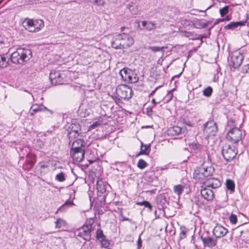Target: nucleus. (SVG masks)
<instances>
[{"label": "nucleus", "instance_id": "c03bdc74", "mask_svg": "<svg viewBox=\"0 0 249 249\" xmlns=\"http://www.w3.org/2000/svg\"><path fill=\"white\" fill-rule=\"evenodd\" d=\"M183 124L188 125L189 126L193 127L194 126V124L191 122L190 121H186V120L184 119L182 121Z\"/></svg>", "mask_w": 249, "mask_h": 249}, {"label": "nucleus", "instance_id": "c756f323", "mask_svg": "<svg viewBox=\"0 0 249 249\" xmlns=\"http://www.w3.org/2000/svg\"><path fill=\"white\" fill-rule=\"evenodd\" d=\"M138 80L139 77L137 76V74L132 71L130 77H128L127 82L131 83H135L138 81Z\"/></svg>", "mask_w": 249, "mask_h": 249}, {"label": "nucleus", "instance_id": "ddd939ff", "mask_svg": "<svg viewBox=\"0 0 249 249\" xmlns=\"http://www.w3.org/2000/svg\"><path fill=\"white\" fill-rule=\"evenodd\" d=\"M203 244L205 247L212 248L215 247L217 244V240L210 236H203L202 235L200 237Z\"/></svg>", "mask_w": 249, "mask_h": 249}, {"label": "nucleus", "instance_id": "8fccbe9b", "mask_svg": "<svg viewBox=\"0 0 249 249\" xmlns=\"http://www.w3.org/2000/svg\"><path fill=\"white\" fill-rule=\"evenodd\" d=\"M134 7L133 6H130L129 7V11L131 12L132 14L136 15L137 14V10H134Z\"/></svg>", "mask_w": 249, "mask_h": 249}, {"label": "nucleus", "instance_id": "58836bf2", "mask_svg": "<svg viewBox=\"0 0 249 249\" xmlns=\"http://www.w3.org/2000/svg\"><path fill=\"white\" fill-rule=\"evenodd\" d=\"M96 238L98 240H101V239L105 238L103 231L101 229H98L96 231Z\"/></svg>", "mask_w": 249, "mask_h": 249}, {"label": "nucleus", "instance_id": "b1692460", "mask_svg": "<svg viewBox=\"0 0 249 249\" xmlns=\"http://www.w3.org/2000/svg\"><path fill=\"white\" fill-rule=\"evenodd\" d=\"M132 71L127 68H124L122 69L120 71V74L122 78L125 81H127L128 77H130V75Z\"/></svg>", "mask_w": 249, "mask_h": 249}, {"label": "nucleus", "instance_id": "bf43d9fd", "mask_svg": "<svg viewBox=\"0 0 249 249\" xmlns=\"http://www.w3.org/2000/svg\"><path fill=\"white\" fill-rule=\"evenodd\" d=\"M72 191H73V192H72V193H71V195H70V197H71V196H72V195H73V196H74L75 191H74V190H73Z\"/></svg>", "mask_w": 249, "mask_h": 249}, {"label": "nucleus", "instance_id": "f3484780", "mask_svg": "<svg viewBox=\"0 0 249 249\" xmlns=\"http://www.w3.org/2000/svg\"><path fill=\"white\" fill-rule=\"evenodd\" d=\"M183 132V129L178 125L170 127L167 130V134L169 136H178Z\"/></svg>", "mask_w": 249, "mask_h": 249}, {"label": "nucleus", "instance_id": "680f3d73", "mask_svg": "<svg viewBox=\"0 0 249 249\" xmlns=\"http://www.w3.org/2000/svg\"><path fill=\"white\" fill-rule=\"evenodd\" d=\"M76 124H72L71 125H72V126H73V129H76V127L74 126V125Z\"/></svg>", "mask_w": 249, "mask_h": 249}, {"label": "nucleus", "instance_id": "0e129e2a", "mask_svg": "<svg viewBox=\"0 0 249 249\" xmlns=\"http://www.w3.org/2000/svg\"><path fill=\"white\" fill-rule=\"evenodd\" d=\"M152 50L154 51H156V48L155 47H153L152 48Z\"/></svg>", "mask_w": 249, "mask_h": 249}, {"label": "nucleus", "instance_id": "e2e57ef3", "mask_svg": "<svg viewBox=\"0 0 249 249\" xmlns=\"http://www.w3.org/2000/svg\"><path fill=\"white\" fill-rule=\"evenodd\" d=\"M156 50H157V52H160V49H159L158 47H157Z\"/></svg>", "mask_w": 249, "mask_h": 249}, {"label": "nucleus", "instance_id": "f704fd0d", "mask_svg": "<svg viewBox=\"0 0 249 249\" xmlns=\"http://www.w3.org/2000/svg\"><path fill=\"white\" fill-rule=\"evenodd\" d=\"M157 81L159 83V85H157V89L161 87L164 84L165 80L163 75H160L158 78H157Z\"/></svg>", "mask_w": 249, "mask_h": 249}, {"label": "nucleus", "instance_id": "1a4fd4ad", "mask_svg": "<svg viewBox=\"0 0 249 249\" xmlns=\"http://www.w3.org/2000/svg\"><path fill=\"white\" fill-rule=\"evenodd\" d=\"M64 75L58 71L53 70L50 73L49 79L52 85H57L63 83Z\"/></svg>", "mask_w": 249, "mask_h": 249}, {"label": "nucleus", "instance_id": "72a5a7b5", "mask_svg": "<svg viewBox=\"0 0 249 249\" xmlns=\"http://www.w3.org/2000/svg\"><path fill=\"white\" fill-rule=\"evenodd\" d=\"M147 165V163L142 159L139 160L137 163L138 167L141 169L145 168Z\"/></svg>", "mask_w": 249, "mask_h": 249}, {"label": "nucleus", "instance_id": "4c0bfd02", "mask_svg": "<svg viewBox=\"0 0 249 249\" xmlns=\"http://www.w3.org/2000/svg\"><path fill=\"white\" fill-rule=\"evenodd\" d=\"M27 158H30L29 160H28V163L31 166L34 165L35 163L36 162V160H35V156L33 155H30L28 154L27 155Z\"/></svg>", "mask_w": 249, "mask_h": 249}, {"label": "nucleus", "instance_id": "ea45409f", "mask_svg": "<svg viewBox=\"0 0 249 249\" xmlns=\"http://www.w3.org/2000/svg\"><path fill=\"white\" fill-rule=\"evenodd\" d=\"M100 241L101 243L102 247L104 248H107L109 246L110 243L108 240L106 239L105 238L101 239Z\"/></svg>", "mask_w": 249, "mask_h": 249}, {"label": "nucleus", "instance_id": "f8f14e48", "mask_svg": "<svg viewBox=\"0 0 249 249\" xmlns=\"http://www.w3.org/2000/svg\"><path fill=\"white\" fill-rule=\"evenodd\" d=\"M71 154L74 161L80 162L84 158L85 151L84 149L71 150Z\"/></svg>", "mask_w": 249, "mask_h": 249}, {"label": "nucleus", "instance_id": "20e7f679", "mask_svg": "<svg viewBox=\"0 0 249 249\" xmlns=\"http://www.w3.org/2000/svg\"><path fill=\"white\" fill-rule=\"evenodd\" d=\"M133 90L131 88L125 85L119 86L116 89V95L112 96L116 103L118 104L121 100H128L132 97Z\"/></svg>", "mask_w": 249, "mask_h": 249}, {"label": "nucleus", "instance_id": "cd10ccee", "mask_svg": "<svg viewBox=\"0 0 249 249\" xmlns=\"http://www.w3.org/2000/svg\"><path fill=\"white\" fill-rule=\"evenodd\" d=\"M96 189L98 192L101 194H104L106 191V185L102 181H98L97 182Z\"/></svg>", "mask_w": 249, "mask_h": 249}, {"label": "nucleus", "instance_id": "9b49d317", "mask_svg": "<svg viewBox=\"0 0 249 249\" xmlns=\"http://www.w3.org/2000/svg\"><path fill=\"white\" fill-rule=\"evenodd\" d=\"M243 58V56L240 53H233L231 57V65L234 68L239 67L241 65Z\"/></svg>", "mask_w": 249, "mask_h": 249}, {"label": "nucleus", "instance_id": "052dcab7", "mask_svg": "<svg viewBox=\"0 0 249 249\" xmlns=\"http://www.w3.org/2000/svg\"><path fill=\"white\" fill-rule=\"evenodd\" d=\"M151 126H150V125H146V126H142V128H149V127H150Z\"/></svg>", "mask_w": 249, "mask_h": 249}, {"label": "nucleus", "instance_id": "6e6d98bb", "mask_svg": "<svg viewBox=\"0 0 249 249\" xmlns=\"http://www.w3.org/2000/svg\"><path fill=\"white\" fill-rule=\"evenodd\" d=\"M152 103L153 104V106H155V105L156 104V99L155 98H153L152 99Z\"/></svg>", "mask_w": 249, "mask_h": 249}, {"label": "nucleus", "instance_id": "79ce46f5", "mask_svg": "<svg viewBox=\"0 0 249 249\" xmlns=\"http://www.w3.org/2000/svg\"><path fill=\"white\" fill-rule=\"evenodd\" d=\"M230 221L232 224H235L237 221V217L235 214H231L229 217Z\"/></svg>", "mask_w": 249, "mask_h": 249}, {"label": "nucleus", "instance_id": "a211bd4d", "mask_svg": "<svg viewBox=\"0 0 249 249\" xmlns=\"http://www.w3.org/2000/svg\"><path fill=\"white\" fill-rule=\"evenodd\" d=\"M45 111H49L51 114L53 113V111L48 109L45 107L38 106L37 105H33L30 108V113L31 115H33L34 113L37 112H43Z\"/></svg>", "mask_w": 249, "mask_h": 249}, {"label": "nucleus", "instance_id": "2eb2a0df", "mask_svg": "<svg viewBox=\"0 0 249 249\" xmlns=\"http://www.w3.org/2000/svg\"><path fill=\"white\" fill-rule=\"evenodd\" d=\"M228 232V230L220 225H216L213 229V233L216 238L224 236Z\"/></svg>", "mask_w": 249, "mask_h": 249}, {"label": "nucleus", "instance_id": "0eeeda50", "mask_svg": "<svg viewBox=\"0 0 249 249\" xmlns=\"http://www.w3.org/2000/svg\"><path fill=\"white\" fill-rule=\"evenodd\" d=\"M222 153L224 159L227 161L233 160L237 153V150L234 146L226 144L223 147Z\"/></svg>", "mask_w": 249, "mask_h": 249}, {"label": "nucleus", "instance_id": "393cba45", "mask_svg": "<svg viewBox=\"0 0 249 249\" xmlns=\"http://www.w3.org/2000/svg\"><path fill=\"white\" fill-rule=\"evenodd\" d=\"M246 21H240L237 22H231L225 26L226 29H232L245 25Z\"/></svg>", "mask_w": 249, "mask_h": 249}, {"label": "nucleus", "instance_id": "4d7b16f0", "mask_svg": "<svg viewBox=\"0 0 249 249\" xmlns=\"http://www.w3.org/2000/svg\"><path fill=\"white\" fill-rule=\"evenodd\" d=\"M122 221H130V219L127 217H124L122 219Z\"/></svg>", "mask_w": 249, "mask_h": 249}, {"label": "nucleus", "instance_id": "f257e3e1", "mask_svg": "<svg viewBox=\"0 0 249 249\" xmlns=\"http://www.w3.org/2000/svg\"><path fill=\"white\" fill-rule=\"evenodd\" d=\"M10 61L14 64H22L30 60L32 53L30 49L19 48L10 55Z\"/></svg>", "mask_w": 249, "mask_h": 249}, {"label": "nucleus", "instance_id": "473e14b6", "mask_svg": "<svg viewBox=\"0 0 249 249\" xmlns=\"http://www.w3.org/2000/svg\"><path fill=\"white\" fill-rule=\"evenodd\" d=\"M73 205H74V204L72 201H70L69 200L66 201L65 203L58 209V211H64L65 208H67L68 207L71 206Z\"/></svg>", "mask_w": 249, "mask_h": 249}, {"label": "nucleus", "instance_id": "aec40b11", "mask_svg": "<svg viewBox=\"0 0 249 249\" xmlns=\"http://www.w3.org/2000/svg\"><path fill=\"white\" fill-rule=\"evenodd\" d=\"M220 181L217 178H209L206 182V186L210 188H217L221 186Z\"/></svg>", "mask_w": 249, "mask_h": 249}, {"label": "nucleus", "instance_id": "864d4df0", "mask_svg": "<svg viewBox=\"0 0 249 249\" xmlns=\"http://www.w3.org/2000/svg\"><path fill=\"white\" fill-rule=\"evenodd\" d=\"M208 23L202 22L201 23L200 26H201V28H205L208 26Z\"/></svg>", "mask_w": 249, "mask_h": 249}, {"label": "nucleus", "instance_id": "de8ad7c7", "mask_svg": "<svg viewBox=\"0 0 249 249\" xmlns=\"http://www.w3.org/2000/svg\"><path fill=\"white\" fill-rule=\"evenodd\" d=\"M146 114L151 116L153 114L152 107H148L146 108Z\"/></svg>", "mask_w": 249, "mask_h": 249}, {"label": "nucleus", "instance_id": "f03ea898", "mask_svg": "<svg viewBox=\"0 0 249 249\" xmlns=\"http://www.w3.org/2000/svg\"><path fill=\"white\" fill-rule=\"evenodd\" d=\"M114 37V40L111 42V45L113 48L116 49L127 48L134 43L131 36L127 34L116 35Z\"/></svg>", "mask_w": 249, "mask_h": 249}, {"label": "nucleus", "instance_id": "13d9d810", "mask_svg": "<svg viewBox=\"0 0 249 249\" xmlns=\"http://www.w3.org/2000/svg\"><path fill=\"white\" fill-rule=\"evenodd\" d=\"M156 91V89H155L154 90H153L151 93H150V94L149 95V96H151V95H153L154 94V93H155V92Z\"/></svg>", "mask_w": 249, "mask_h": 249}, {"label": "nucleus", "instance_id": "c9c22d12", "mask_svg": "<svg viewBox=\"0 0 249 249\" xmlns=\"http://www.w3.org/2000/svg\"><path fill=\"white\" fill-rule=\"evenodd\" d=\"M213 92V89L211 87H208L207 88L205 89L203 91V93L204 96L206 97H209L212 94V93Z\"/></svg>", "mask_w": 249, "mask_h": 249}, {"label": "nucleus", "instance_id": "2f4dec72", "mask_svg": "<svg viewBox=\"0 0 249 249\" xmlns=\"http://www.w3.org/2000/svg\"><path fill=\"white\" fill-rule=\"evenodd\" d=\"M55 178L56 180L59 182H63L66 180V178L65 176V174L61 172L59 174L56 175Z\"/></svg>", "mask_w": 249, "mask_h": 249}, {"label": "nucleus", "instance_id": "09e8293b", "mask_svg": "<svg viewBox=\"0 0 249 249\" xmlns=\"http://www.w3.org/2000/svg\"><path fill=\"white\" fill-rule=\"evenodd\" d=\"M63 222V220L60 219H58V220H57L55 222V227L56 228H60L61 227V223Z\"/></svg>", "mask_w": 249, "mask_h": 249}, {"label": "nucleus", "instance_id": "a878e982", "mask_svg": "<svg viewBox=\"0 0 249 249\" xmlns=\"http://www.w3.org/2000/svg\"><path fill=\"white\" fill-rule=\"evenodd\" d=\"M143 28L141 29H146L148 31H150L155 28V23L150 21H142V22Z\"/></svg>", "mask_w": 249, "mask_h": 249}, {"label": "nucleus", "instance_id": "a19ab883", "mask_svg": "<svg viewBox=\"0 0 249 249\" xmlns=\"http://www.w3.org/2000/svg\"><path fill=\"white\" fill-rule=\"evenodd\" d=\"M136 204L140 206L143 205L145 207H148V208H150V209H151V207H152L150 203L146 201H143L142 202H137Z\"/></svg>", "mask_w": 249, "mask_h": 249}, {"label": "nucleus", "instance_id": "4be33fe9", "mask_svg": "<svg viewBox=\"0 0 249 249\" xmlns=\"http://www.w3.org/2000/svg\"><path fill=\"white\" fill-rule=\"evenodd\" d=\"M141 150L137 155L138 157L140 155H148L150 151V144H144L142 142H141Z\"/></svg>", "mask_w": 249, "mask_h": 249}, {"label": "nucleus", "instance_id": "a18cd8bd", "mask_svg": "<svg viewBox=\"0 0 249 249\" xmlns=\"http://www.w3.org/2000/svg\"><path fill=\"white\" fill-rule=\"evenodd\" d=\"M38 167H39L41 169H42V168H48V165L47 164H45V163H44L43 162H40L38 164Z\"/></svg>", "mask_w": 249, "mask_h": 249}, {"label": "nucleus", "instance_id": "603ef678", "mask_svg": "<svg viewBox=\"0 0 249 249\" xmlns=\"http://www.w3.org/2000/svg\"><path fill=\"white\" fill-rule=\"evenodd\" d=\"M137 246L138 249H139L142 246V240L140 238H139V240L137 241Z\"/></svg>", "mask_w": 249, "mask_h": 249}, {"label": "nucleus", "instance_id": "39448f33", "mask_svg": "<svg viewBox=\"0 0 249 249\" xmlns=\"http://www.w3.org/2000/svg\"><path fill=\"white\" fill-rule=\"evenodd\" d=\"M24 26L30 32H37L44 26V21L42 19H32L28 18L25 19Z\"/></svg>", "mask_w": 249, "mask_h": 249}, {"label": "nucleus", "instance_id": "dca6fc26", "mask_svg": "<svg viewBox=\"0 0 249 249\" xmlns=\"http://www.w3.org/2000/svg\"><path fill=\"white\" fill-rule=\"evenodd\" d=\"M9 51V49L7 48L2 54H0V68H4L9 65L10 57H9L10 55L6 56Z\"/></svg>", "mask_w": 249, "mask_h": 249}, {"label": "nucleus", "instance_id": "9d476101", "mask_svg": "<svg viewBox=\"0 0 249 249\" xmlns=\"http://www.w3.org/2000/svg\"><path fill=\"white\" fill-rule=\"evenodd\" d=\"M214 172V168L212 166H206L205 164H203L198 171H195V174H198V178H201L202 177H207L211 176Z\"/></svg>", "mask_w": 249, "mask_h": 249}, {"label": "nucleus", "instance_id": "412c9836", "mask_svg": "<svg viewBox=\"0 0 249 249\" xmlns=\"http://www.w3.org/2000/svg\"><path fill=\"white\" fill-rule=\"evenodd\" d=\"M84 144L85 142L83 140L77 139L72 142L71 150L83 149V147Z\"/></svg>", "mask_w": 249, "mask_h": 249}, {"label": "nucleus", "instance_id": "e433bc0d", "mask_svg": "<svg viewBox=\"0 0 249 249\" xmlns=\"http://www.w3.org/2000/svg\"><path fill=\"white\" fill-rule=\"evenodd\" d=\"M229 7L228 6H225L219 10V13L221 17H224L225 15L227 14L229 12Z\"/></svg>", "mask_w": 249, "mask_h": 249}, {"label": "nucleus", "instance_id": "49530a36", "mask_svg": "<svg viewBox=\"0 0 249 249\" xmlns=\"http://www.w3.org/2000/svg\"><path fill=\"white\" fill-rule=\"evenodd\" d=\"M186 231L184 230H181L179 234V239H183L186 238Z\"/></svg>", "mask_w": 249, "mask_h": 249}, {"label": "nucleus", "instance_id": "7ed1b4c3", "mask_svg": "<svg viewBox=\"0 0 249 249\" xmlns=\"http://www.w3.org/2000/svg\"><path fill=\"white\" fill-rule=\"evenodd\" d=\"M94 223V221L92 219L86 221L82 227L74 231V235L86 241H89L91 239V232L93 230L92 225Z\"/></svg>", "mask_w": 249, "mask_h": 249}, {"label": "nucleus", "instance_id": "7c9ffc66", "mask_svg": "<svg viewBox=\"0 0 249 249\" xmlns=\"http://www.w3.org/2000/svg\"><path fill=\"white\" fill-rule=\"evenodd\" d=\"M227 188L231 192L234 191L235 185L234 182L231 179H227L226 182Z\"/></svg>", "mask_w": 249, "mask_h": 249}, {"label": "nucleus", "instance_id": "6e6552de", "mask_svg": "<svg viewBox=\"0 0 249 249\" xmlns=\"http://www.w3.org/2000/svg\"><path fill=\"white\" fill-rule=\"evenodd\" d=\"M217 131L215 122L213 120L208 121L204 125L203 131L207 137L215 136Z\"/></svg>", "mask_w": 249, "mask_h": 249}, {"label": "nucleus", "instance_id": "3c124183", "mask_svg": "<svg viewBox=\"0 0 249 249\" xmlns=\"http://www.w3.org/2000/svg\"><path fill=\"white\" fill-rule=\"evenodd\" d=\"M173 97V94L172 93H168L167 95L166 98H167V101H170Z\"/></svg>", "mask_w": 249, "mask_h": 249}, {"label": "nucleus", "instance_id": "69168bd1", "mask_svg": "<svg viewBox=\"0 0 249 249\" xmlns=\"http://www.w3.org/2000/svg\"><path fill=\"white\" fill-rule=\"evenodd\" d=\"M160 168V167H157V171H158V170H159Z\"/></svg>", "mask_w": 249, "mask_h": 249}, {"label": "nucleus", "instance_id": "4468645a", "mask_svg": "<svg viewBox=\"0 0 249 249\" xmlns=\"http://www.w3.org/2000/svg\"><path fill=\"white\" fill-rule=\"evenodd\" d=\"M201 195L207 201H212L214 196V192L207 186L201 190Z\"/></svg>", "mask_w": 249, "mask_h": 249}, {"label": "nucleus", "instance_id": "5fc2aeb1", "mask_svg": "<svg viewBox=\"0 0 249 249\" xmlns=\"http://www.w3.org/2000/svg\"><path fill=\"white\" fill-rule=\"evenodd\" d=\"M246 72L247 73H249V64L245 66Z\"/></svg>", "mask_w": 249, "mask_h": 249}, {"label": "nucleus", "instance_id": "423d86ee", "mask_svg": "<svg viewBox=\"0 0 249 249\" xmlns=\"http://www.w3.org/2000/svg\"><path fill=\"white\" fill-rule=\"evenodd\" d=\"M226 138L231 142L235 143L242 139V133L239 128H232L228 132Z\"/></svg>", "mask_w": 249, "mask_h": 249}, {"label": "nucleus", "instance_id": "bb28decb", "mask_svg": "<svg viewBox=\"0 0 249 249\" xmlns=\"http://www.w3.org/2000/svg\"><path fill=\"white\" fill-rule=\"evenodd\" d=\"M190 146L196 153L200 152L203 148V146L201 144L195 142H193Z\"/></svg>", "mask_w": 249, "mask_h": 249}, {"label": "nucleus", "instance_id": "338daca9", "mask_svg": "<svg viewBox=\"0 0 249 249\" xmlns=\"http://www.w3.org/2000/svg\"><path fill=\"white\" fill-rule=\"evenodd\" d=\"M94 2H95V3H97V0H94Z\"/></svg>", "mask_w": 249, "mask_h": 249}, {"label": "nucleus", "instance_id": "37998d69", "mask_svg": "<svg viewBox=\"0 0 249 249\" xmlns=\"http://www.w3.org/2000/svg\"><path fill=\"white\" fill-rule=\"evenodd\" d=\"M102 123L100 121H98L95 122H94L90 126V128L91 129H95L97 127L101 125L102 124Z\"/></svg>", "mask_w": 249, "mask_h": 249}, {"label": "nucleus", "instance_id": "c85d7f7f", "mask_svg": "<svg viewBox=\"0 0 249 249\" xmlns=\"http://www.w3.org/2000/svg\"><path fill=\"white\" fill-rule=\"evenodd\" d=\"M184 188L185 186L183 185L178 184L174 186L173 190L175 194L180 196L184 191Z\"/></svg>", "mask_w": 249, "mask_h": 249}, {"label": "nucleus", "instance_id": "6ab92c4d", "mask_svg": "<svg viewBox=\"0 0 249 249\" xmlns=\"http://www.w3.org/2000/svg\"><path fill=\"white\" fill-rule=\"evenodd\" d=\"M74 126L77 129H73V126H72L71 131L68 133V137L70 141V142L74 140V139H77L79 135V131H80V125L79 124H75Z\"/></svg>", "mask_w": 249, "mask_h": 249}, {"label": "nucleus", "instance_id": "774afa93", "mask_svg": "<svg viewBox=\"0 0 249 249\" xmlns=\"http://www.w3.org/2000/svg\"><path fill=\"white\" fill-rule=\"evenodd\" d=\"M150 77H151V78H153L151 74L150 75Z\"/></svg>", "mask_w": 249, "mask_h": 249}, {"label": "nucleus", "instance_id": "5701e85b", "mask_svg": "<svg viewBox=\"0 0 249 249\" xmlns=\"http://www.w3.org/2000/svg\"><path fill=\"white\" fill-rule=\"evenodd\" d=\"M157 202L158 203V208L163 213L164 209L166 203L165 197L164 196H162L161 195L158 196L157 199Z\"/></svg>", "mask_w": 249, "mask_h": 249}]
</instances>
